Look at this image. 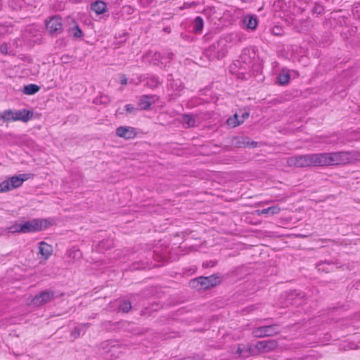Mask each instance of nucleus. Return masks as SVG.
Masks as SVG:
<instances>
[{"label":"nucleus","instance_id":"obj_49","mask_svg":"<svg viewBox=\"0 0 360 360\" xmlns=\"http://www.w3.org/2000/svg\"><path fill=\"white\" fill-rule=\"evenodd\" d=\"M354 6H355V8H358L359 7V4L356 5V4H354Z\"/></svg>","mask_w":360,"mask_h":360},{"label":"nucleus","instance_id":"obj_9","mask_svg":"<svg viewBox=\"0 0 360 360\" xmlns=\"http://www.w3.org/2000/svg\"><path fill=\"white\" fill-rule=\"evenodd\" d=\"M277 347L278 343L276 340H262L255 345L254 349H257V353H266L274 350Z\"/></svg>","mask_w":360,"mask_h":360},{"label":"nucleus","instance_id":"obj_37","mask_svg":"<svg viewBox=\"0 0 360 360\" xmlns=\"http://www.w3.org/2000/svg\"><path fill=\"white\" fill-rule=\"evenodd\" d=\"M71 57L69 56V55H63L60 58L61 60L63 63H67L68 62V60Z\"/></svg>","mask_w":360,"mask_h":360},{"label":"nucleus","instance_id":"obj_21","mask_svg":"<svg viewBox=\"0 0 360 360\" xmlns=\"http://www.w3.org/2000/svg\"><path fill=\"white\" fill-rule=\"evenodd\" d=\"M40 90V86L35 84H30L24 86L22 92L26 95H33Z\"/></svg>","mask_w":360,"mask_h":360},{"label":"nucleus","instance_id":"obj_43","mask_svg":"<svg viewBox=\"0 0 360 360\" xmlns=\"http://www.w3.org/2000/svg\"><path fill=\"white\" fill-rule=\"evenodd\" d=\"M272 32H273V34H274V35H279V34H280V33H279V32H276L275 29H274V30H273Z\"/></svg>","mask_w":360,"mask_h":360},{"label":"nucleus","instance_id":"obj_28","mask_svg":"<svg viewBox=\"0 0 360 360\" xmlns=\"http://www.w3.org/2000/svg\"><path fill=\"white\" fill-rule=\"evenodd\" d=\"M131 309V304L129 300H123L118 307V311L127 313Z\"/></svg>","mask_w":360,"mask_h":360},{"label":"nucleus","instance_id":"obj_50","mask_svg":"<svg viewBox=\"0 0 360 360\" xmlns=\"http://www.w3.org/2000/svg\"><path fill=\"white\" fill-rule=\"evenodd\" d=\"M181 84H179V86H176V89H180V87H181Z\"/></svg>","mask_w":360,"mask_h":360},{"label":"nucleus","instance_id":"obj_5","mask_svg":"<svg viewBox=\"0 0 360 360\" xmlns=\"http://www.w3.org/2000/svg\"><path fill=\"white\" fill-rule=\"evenodd\" d=\"M27 174L13 176L0 183V193L9 191L12 189L20 187L22 183L28 179Z\"/></svg>","mask_w":360,"mask_h":360},{"label":"nucleus","instance_id":"obj_8","mask_svg":"<svg viewBox=\"0 0 360 360\" xmlns=\"http://www.w3.org/2000/svg\"><path fill=\"white\" fill-rule=\"evenodd\" d=\"M46 27L51 35L57 36L63 31L61 18L58 16L52 17L49 21L46 22Z\"/></svg>","mask_w":360,"mask_h":360},{"label":"nucleus","instance_id":"obj_39","mask_svg":"<svg viewBox=\"0 0 360 360\" xmlns=\"http://www.w3.org/2000/svg\"><path fill=\"white\" fill-rule=\"evenodd\" d=\"M243 350L240 347L238 348L237 353H238L240 356H243Z\"/></svg>","mask_w":360,"mask_h":360},{"label":"nucleus","instance_id":"obj_4","mask_svg":"<svg viewBox=\"0 0 360 360\" xmlns=\"http://www.w3.org/2000/svg\"><path fill=\"white\" fill-rule=\"evenodd\" d=\"M223 276L217 273L209 276H199L191 279L189 286L198 290H205L219 285L222 281Z\"/></svg>","mask_w":360,"mask_h":360},{"label":"nucleus","instance_id":"obj_24","mask_svg":"<svg viewBox=\"0 0 360 360\" xmlns=\"http://www.w3.org/2000/svg\"><path fill=\"white\" fill-rule=\"evenodd\" d=\"M182 120L184 124H186L188 127H193L195 126V119L192 115L184 114L182 115Z\"/></svg>","mask_w":360,"mask_h":360},{"label":"nucleus","instance_id":"obj_25","mask_svg":"<svg viewBox=\"0 0 360 360\" xmlns=\"http://www.w3.org/2000/svg\"><path fill=\"white\" fill-rule=\"evenodd\" d=\"M327 264L328 265H331V264L338 265L339 263L338 262L337 260H335V261H333V260H330V261L324 260V261H320L319 263H317L316 268L318 269L319 271H325L326 273H328V272L331 271L332 269L322 268L321 266L323 264Z\"/></svg>","mask_w":360,"mask_h":360},{"label":"nucleus","instance_id":"obj_48","mask_svg":"<svg viewBox=\"0 0 360 360\" xmlns=\"http://www.w3.org/2000/svg\"><path fill=\"white\" fill-rule=\"evenodd\" d=\"M354 6H355V8H358L359 7V4L356 5V4H354Z\"/></svg>","mask_w":360,"mask_h":360},{"label":"nucleus","instance_id":"obj_40","mask_svg":"<svg viewBox=\"0 0 360 360\" xmlns=\"http://www.w3.org/2000/svg\"><path fill=\"white\" fill-rule=\"evenodd\" d=\"M79 255L82 256V253L80 252V251L79 250H77V251L75 252V257L79 256Z\"/></svg>","mask_w":360,"mask_h":360},{"label":"nucleus","instance_id":"obj_31","mask_svg":"<svg viewBox=\"0 0 360 360\" xmlns=\"http://www.w3.org/2000/svg\"><path fill=\"white\" fill-rule=\"evenodd\" d=\"M313 13L322 14L324 12V8L323 6L319 4H316L312 9Z\"/></svg>","mask_w":360,"mask_h":360},{"label":"nucleus","instance_id":"obj_35","mask_svg":"<svg viewBox=\"0 0 360 360\" xmlns=\"http://www.w3.org/2000/svg\"><path fill=\"white\" fill-rule=\"evenodd\" d=\"M257 146H258V143L255 141L251 140L248 137V146H246V147H248V148H257Z\"/></svg>","mask_w":360,"mask_h":360},{"label":"nucleus","instance_id":"obj_52","mask_svg":"<svg viewBox=\"0 0 360 360\" xmlns=\"http://www.w3.org/2000/svg\"><path fill=\"white\" fill-rule=\"evenodd\" d=\"M84 326H89V323L84 324Z\"/></svg>","mask_w":360,"mask_h":360},{"label":"nucleus","instance_id":"obj_18","mask_svg":"<svg viewBox=\"0 0 360 360\" xmlns=\"http://www.w3.org/2000/svg\"><path fill=\"white\" fill-rule=\"evenodd\" d=\"M72 22L74 25L68 30V34L72 36L75 39L82 37L83 35L82 30L75 21L72 20Z\"/></svg>","mask_w":360,"mask_h":360},{"label":"nucleus","instance_id":"obj_45","mask_svg":"<svg viewBox=\"0 0 360 360\" xmlns=\"http://www.w3.org/2000/svg\"><path fill=\"white\" fill-rule=\"evenodd\" d=\"M330 239H322L321 241L326 242V241H330Z\"/></svg>","mask_w":360,"mask_h":360},{"label":"nucleus","instance_id":"obj_53","mask_svg":"<svg viewBox=\"0 0 360 360\" xmlns=\"http://www.w3.org/2000/svg\"><path fill=\"white\" fill-rule=\"evenodd\" d=\"M103 243V242H101V243H99V246H101Z\"/></svg>","mask_w":360,"mask_h":360},{"label":"nucleus","instance_id":"obj_32","mask_svg":"<svg viewBox=\"0 0 360 360\" xmlns=\"http://www.w3.org/2000/svg\"><path fill=\"white\" fill-rule=\"evenodd\" d=\"M125 110L128 113H133L135 114L137 111V109L132 104H127L124 106Z\"/></svg>","mask_w":360,"mask_h":360},{"label":"nucleus","instance_id":"obj_17","mask_svg":"<svg viewBox=\"0 0 360 360\" xmlns=\"http://www.w3.org/2000/svg\"><path fill=\"white\" fill-rule=\"evenodd\" d=\"M91 9L97 15L103 14L107 11V5L103 1H96L91 4Z\"/></svg>","mask_w":360,"mask_h":360},{"label":"nucleus","instance_id":"obj_26","mask_svg":"<svg viewBox=\"0 0 360 360\" xmlns=\"http://www.w3.org/2000/svg\"><path fill=\"white\" fill-rule=\"evenodd\" d=\"M204 25L203 19L200 16H198L195 18L193 22V30L195 32H200L202 31Z\"/></svg>","mask_w":360,"mask_h":360},{"label":"nucleus","instance_id":"obj_14","mask_svg":"<svg viewBox=\"0 0 360 360\" xmlns=\"http://www.w3.org/2000/svg\"><path fill=\"white\" fill-rule=\"evenodd\" d=\"M39 252L45 259H48L53 253V248L44 241L39 243Z\"/></svg>","mask_w":360,"mask_h":360},{"label":"nucleus","instance_id":"obj_47","mask_svg":"<svg viewBox=\"0 0 360 360\" xmlns=\"http://www.w3.org/2000/svg\"><path fill=\"white\" fill-rule=\"evenodd\" d=\"M106 323H109V324H111V322L110 321H108V322H105L104 324H106ZM105 326H107L106 325H105Z\"/></svg>","mask_w":360,"mask_h":360},{"label":"nucleus","instance_id":"obj_2","mask_svg":"<svg viewBox=\"0 0 360 360\" xmlns=\"http://www.w3.org/2000/svg\"><path fill=\"white\" fill-rule=\"evenodd\" d=\"M52 224V221L49 219H32L24 223L12 226L9 230L11 233H34L46 229Z\"/></svg>","mask_w":360,"mask_h":360},{"label":"nucleus","instance_id":"obj_51","mask_svg":"<svg viewBox=\"0 0 360 360\" xmlns=\"http://www.w3.org/2000/svg\"><path fill=\"white\" fill-rule=\"evenodd\" d=\"M1 6H2L1 1L0 0V10L1 9Z\"/></svg>","mask_w":360,"mask_h":360},{"label":"nucleus","instance_id":"obj_15","mask_svg":"<svg viewBox=\"0 0 360 360\" xmlns=\"http://www.w3.org/2000/svg\"><path fill=\"white\" fill-rule=\"evenodd\" d=\"M219 46V43L216 42L210 45L209 48L205 50V53L210 60H213L215 58H217L218 60L219 59V54L218 52Z\"/></svg>","mask_w":360,"mask_h":360},{"label":"nucleus","instance_id":"obj_10","mask_svg":"<svg viewBox=\"0 0 360 360\" xmlns=\"http://www.w3.org/2000/svg\"><path fill=\"white\" fill-rule=\"evenodd\" d=\"M116 135L126 140L134 139L137 133L136 129L132 127L120 126L116 129Z\"/></svg>","mask_w":360,"mask_h":360},{"label":"nucleus","instance_id":"obj_20","mask_svg":"<svg viewBox=\"0 0 360 360\" xmlns=\"http://www.w3.org/2000/svg\"><path fill=\"white\" fill-rule=\"evenodd\" d=\"M238 115L236 114L234 115L233 118L228 119V120H227L228 124L230 126H232L233 127L238 126L239 124H240L241 123H243L244 122V120L245 118H248L249 117V112H245L243 113L242 120H239L238 119Z\"/></svg>","mask_w":360,"mask_h":360},{"label":"nucleus","instance_id":"obj_41","mask_svg":"<svg viewBox=\"0 0 360 360\" xmlns=\"http://www.w3.org/2000/svg\"><path fill=\"white\" fill-rule=\"evenodd\" d=\"M173 57V53H167V58H169V59H172Z\"/></svg>","mask_w":360,"mask_h":360},{"label":"nucleus","instance_id":"obj_29","mask_svg":"<svg viewBox=\"0 0 360 360\" xmlns=\"http://www.w3.org/2000/svg\"><path fill=\"white\" fill-rule=\"evenodd\" d=\"M277 79L280 85H285L289 82L290 75L288 73L280 74L278 75Z\"/></svg>","mask_w":360,"mask_h":360},{"label":"nucleus","instance_id":"obj_11","mask_svg":"<svg viewBox=\"0 0 360 360\" xmlns=\"http://www.w3.org/2000/svg\"><path fill=\"white\" fill-rule=\"evenodd\" d=\"M158 100L156 95H143L140 97L139 101V105L141 110H149L153 103H155Z\"/></svg>","mask_w":360,"mask_h":360},{"label":"nucleus","instance_id":"obj_30","mask_svg":"<svg viewBox=\"0 0 360 360\" xmlns=\"http://www.w3.org/2000/svg\"><path fill=\"white\" fill-rule=\"evenodd\" d=\"M110 102V98L107 95L101 96L99 98L97 97L94 100L96 104H107Z\"/></svg>","mask_w":360,"mask_h":360},{"label":"nucleus","instance_id":"obj_13","mask_svg":"<svg viewBox=\"0 0 360 360\" xmlns=\"http://www.w3.org/2000/svg\"><path fill=\"white\" fill-rule=\"evenodd\" d=\"M305 293L301 291L293 290H290L288 295V300L292 301L293 304L300 305L305 300Z\"/></svg>","mask_w":360,"mask_h":360},{"label":"nucleus","instance_id":"obj_36","mask_svg":"<svg viewBox=\"0 0 360 360\" xmlns=\"http://www.w3.org/2000/svg\"><path fill=\"white\" fill-rule=\"evenodd\" d=\"M215 265H216V262L210 261V262H207L206 263H203L202 266L204 268H209V267H213Z\"/></svg>","mask_w":360,"mask_h":360},{"label":"nucleus","instance_id":"obj_19","mask_svg":"<svg viewBox=\"0 0 360 360\" xmlns=\"http://www.w3.org/2000/svg\"><path fill=\"white\" fill-rule=\"evenodd\" d=\"M232 144L238 148H245L248 146V136H233Z\"/></svg>","mask_w":360,"mask_h":360},{"label":"nucleus","instance_id":"obj_3","mask_svg":"<svg viewBox=\"0 0 360 360\" xmlns=\"http://www.w3.org/2000/svg\"><path fill=\"white\" fill-rule=\"evenodd\" d=\"M287 164L290 167L299 168L322 167L321 153H311L291 156L288 158Z\"/></svg>","mask_w":360,"mask_h":360},{"label":"nucleus","instance_id":"obj_44","mask_svg":"<svg viewBox=\"0 0 360 360\" xmlns=\"http://www.w3.org/2000/svg\"><path fill=\"white\" fill-rule=\"evenodd\" d=\"M250 352V353H252V354H257L255 353V352L254 351V349H250V352Z\"/></svg>","mask_w":360,"mask_h":360},{"label":"nucleus","instance_id":"obj_6","mask_svg":"<svg viewBox=\"0 0 360 360\" xmlns=\"http://www.w3.org/2000/svg\"><path fill=\"white\" fill-rule=\"evenodd\" d=\"M280 333V326L278 324H271L269 326H260L252 330V335L255 338H264L274 336Z\"/></svg>","mask_w":360,"mask_h":360},{"label":"nucleus","instance_id":"obj_42","mask_svg":"<svg viewBox=\"0 0 360 360\" xmlns=\"http://www.w3.org/2000/svg\"><path fill=\"white\" fill-rule=\"evenodd\" d=\"M117 349V347H112L110 349V352H115V350H116Z\"/></svg>","mask_w":360,"mask_h":360},{"label":"nucleus","instance_id":"obj_7","mask_svg":"<svg viewBox=\"0 0 360 360\" xmlns=\"http://www.w3.org/2000/svg\"><path fill=\"white\" fill-rule=\"evenodd\" d=\"M55 298L56 293L53 290H43L32 299L30 304L38 307L53 301Z\"/></svg>","mask_w":360,"mask_h":360},{"label":"nucleus","instance_id":"obj_38","mask_svg":"<svg viewBox=\"0 0 360 360\" xmlns=\"http://www.w3.org/2000/svg\"><path fill=\"white\" fill-rule=\"evenodd\" d=\"M128 79L126 77L125 75H123L121 78L120 83L122 84H127Z\"/></svg>","mask_w":360,"mask_h":360},{"label":"nucleus","instance_id":"obj_12","mask_svg":"<svg viewBox=\"0 0 360 360\" xmlns=\"http://www.w3.org/2000/svg\"><path fill=\"white\" fill-rule=\"evenodd\" d=\"M33 117V112L27 109H22L20 110L14 111V115L13 122L14 121H22L27 122L31 120Z\"/></svg>","mask_w":360,"mask_h":360},{"label":"nucleus","instance_id":"obj_33","mask_svg":"<svg viewBox=\"0 0 360 360\" xmlns=\"http://www.w3.org/2000/svg\"><path fill=\"white\" fill-rule=\"evenodd\" d=\"M0 53L3 55L11 54L8 51V44L6 43H3L0 45Z\"/></svg>","mask_w":360,"mask_h":360},{"label":"nucleus","instance_id":"obj_16","mask_svg":"<svg viewBox=\"0 0 360 360\" xmlns=\"http://www.w3.org/2000/svg\"><path fill=\"white\" fill-rule=\"evenodd\" d=\"M243 23L248 30H255L258 25V20L256 15H247L243 18Z\"/></svg>","mask_w":360,"mask_h":360},{"label":"nucleus","instance_id":"obj_1","mask_svg":"<svg viewBox=\"0 0 360 360\" xmlns=\"http://www.w3.org/2000/svg\"><path fill=\"white\" fill-rule=\"evenodd\" d=\"M321 153L322 167L351 165L360 162L359 151H338Z\"/></svg>","mask_w":360,"mask_h":360},{"label":"nucleus","instance_id":"obj_22","mask_svg":"<svg viewBox=\"0 0 360 360\" xmlns=\"http://www.w3.org/2000/svg\"><path fill=\"white\" fill-rule=\"evenodd\" d=\"M14 115V110L11 109H8L0 114V119L2 120L4 122H13V119Z\"/></svg>","mask_w":360,"mask_h":360},{"label":"nucleus","instance_id":"obj_27","mask_svg":"<svg viewBox=\"0 0 360 360\" xmlns=\"http://www.w3.org/2000/svg\"><path fill=\"white\" fill-rule=\"evenodd\" d=\"M160 84L159 78L155 75H151L147 78L146 84L150 88H155Z\"/></svg>","mask_w":360,"mask_h":360},{"label":"nucleus","instance_id":"obj_23","mask_svg":"<svg viewBox=\"0 0 360 360\" xmlns=\"http://www.w3.org/2000/svg\"><path fill=\"white\" fill-rule=\"evenodd\" d=\"M281 208L278 206H271L267 208L263 209L262 210H259V213L261 214H270L274 215L277 214L280 212Z\"/></svg>","mask_w":360,"mask_h":360},{"label":"nucleus","instance_id":"obj_34","mask_svg":"<svg viewBox=\"0 0 360 360\" xmlns=\"http://www.w3.org/2000/svg\"><path fill=\"white\" fill-rule=\"evenodd\" d=\"M81 335V329L79 327H75L71 332V336L72 338H77Z\"/></svg>","mask_w":360,"mask_h":360},{"label":"nucleus","instance_id":"obj_46","mask_svg":"<svg viewBox=\"0 0 360 360\" xmlns=\"http://www.w3.org/2000/svg\"><path fill=\"white\" fill-rule=\"evenodd\" d=\"M186 360H195L193 358H188Z\"/></svg>","mask_w":360,"mask_h":360}]
</instances>
